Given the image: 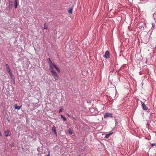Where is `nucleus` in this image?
Segmentation results:
<instances>
[{
    "label": "nucleus",
    "instance_id": "26",
    "mask_svg": "<svg viewBox=\"0 0 156 156\" xmlns=\"http://www.w3.org/2000/svg\"><path fill=\"white\" fill-rule=\"evenodd\" d=\"M67 115L69 116H70V115H69L68 114H67Z\"/></svg>",
    "mask_w": 156,
    "mask_h": 156
},
{
    "label": "nucleus",
    "instance_id": "28",
    "mask_svg": "<svg viewBox=\"0 0 156 156\" xmlns=\"http://www.w3.org/2000/svg\"><path fill=\"white\" fill-rule=\"evenodd\" d=\"M77 156H80V155H78Z\"/></svg>",
    "mask_w": 156,
    "mask_h": 156
},
{
    "label": "nucleus",
    "instance_id": "7",
    "mask_svg": "<svg viewBox=\"0 0 156 156\" xmlns=\"http://www.w3.org/2000/svg\"><path fill=\"white\" fill-rule=\"evenodd\" d=\"M49 66L50 67V69L51 72V73H52L55 71L54 70L53 67H54L52 65H50Z\"/></svg>",
    "mask_w": 156,
    "mask_h": 156
},
{
    "label": "nucleus",
    "instance_id": "16",
    "mask_svg": "<svg viewBox=\"0 0 156 156\" xmlns=\"http://www.w3.org/2000/svg\"><path fill=\"white\" fill-rule=\"evenodd\" d=\"M14 145V144L13 143V142H11V144H10V146L11 147H13Z\"/></svg>",
    "mask_w": 156,
    "mask_h": 156
},
{
    "label": "nucleus",
    "instance_id": "11",
    "mask_svg": "<svg viewBox=\"0 0 156 156\" xmlns=\"http://www.w3.org/2000/svg\"><path fill=\"white\" fill-rule=\"evenodd\" d=\"M113 132H112L111 131L108 134H107L105 135V137L108 138L109 137V136L113 134Z\"/></svg>",
    "mask_w": 156,
    "mask_h": 156
},
{
    "label": "nucleus",
    "instance_id": "2",
    "mask_svg": "<svg viewBox=\"0 0 156 156\" xmlns=\"http://www.w3.org/2000/svg\"><path fill=\"white\" fill-rule=\"evenodd\" d=\"M52 75L54 76L55 79L56 80H58V76L57 73L56 71H55L54 73H52Z\"/></svg>",
    "mask_w": 156,
    "mask_h": 156
},
{
    "label": "nucleus",
    "instance_id": "5",
    "mask_svg": "<svg viewBox=\"0 0 156 156\" xmlns=\"http://www.w3.org/2000/svg\"><path fill=\"white\" fill-rule=\"evenodd\" d=\"M142 104V106L144 110H147L148 108L146 106V105H145L144 103L143 102H141Z\"/></svg>",
    "mask_w": 156,
    "mask_h": 156
},
{
    "label": "nucleus",
    "instance_id": "18",
    "mask_svg": "<svg viewBox=\"0 0 156 156\" xmlns=\"http://www.w3.org/2000/svg\"><path fill=\"white\" fill-rule=\"evenodd\" d=\"M13 4V2L12 1H10L9 2V5L11 7L12 5Z\"/></svg>",
    "mask_w": 156,
    "mask_h": 156
},
{
    "label": "nucleus",
    "instance_id": "27",
    "mask_svg": "<svg viewBox=\"0 0 156 156\" xmlns=\"http://www.w3.org/2000/svg\"><path fill=\"white\" fill-rule=\"evenodd\" d=\"M1 135V132H0V136Z\"/></svg>",
    "mask_w": 156,
    "mask_h": 156
},
{
    "label": "nucleus",
    "instance_id": "13",
    "mask_svg": "<svg viewBox=\"0 0 156 156\" xmlns=\"http://www.w3.org/2000/svg\"><path fill=\"white\" fill-rule=\"evenodd\" d=\"M48 63L49 65H52V64H54L51 61L50 59L49 58H48Z\"/></svg>",
    "mask_w": 156,
    "mask_h": 156
},
{
    "label": "nucleus",
    "instance_id": "1",
    "mask_svg": "<svg viewBox=\"0 0 156 156\" xmlns=\"http://www.w3.org/2000/svg\"><path fill=\"white\" fill-rule=\"evenodd\" d=\"M112 114L110 113H106L104 115V118H106L108 117L112 118Z\"/></svg>",
    "mask_w": 156,
    "mask_h": 156
},
{
    "label": "nucleus",
    "instance_id": "21",
    "mask_svg": "<svg viewBox=\"0 0 156 156\" xmlns=\"http://www.w3.org/2000/svg\"><path fill=\"white\" fill-rule=\"evenodd\" d=\"M62 109H60V110H59V112H61L62 111Z\"/></svg>",
    "mask_w": 156,
    "mask_h": 156
},
{
    "label": "nucleus",
    "instance_id": "9",
    "mask_svg": "<svg viewBox=\"0 0 156 156\" xmlns=\"http://www.w3.org/2000/svg\"><path fill=\"white\" fill-rule=\"evenodd\" d=\"M22 107V106L21 105L20 106H17V104H16L15 105V108L16 109L20 110Z\"/></svg>",
    "mask_w": 156,
    "mask_h": 156
},
{
    "label": "nucleus",
    "instance_id": "24",
    "mask_svg": "<svg viewBox=\"0 0 156 156\" xmlns=\"http://www.w3.org/2000/svg\"><path fill=\"white\" fill-rule=\"evenodd\" d=\"M154 16H156V12L154 13Z\"/></svg>",
    "mask_w": 156,
    "mask_h": 156
},
{
    "label": "nucleus",
    "instance_id": "12",
    "mask_svg": "<svg viewBox=\"0 0 156 156\" xmlns=\"http://www.w3.org/2000/svg\"><path fill=\"white\" fill-rule=\"evenodd\" d=\"M8 73L9 75V76H10L11 78L12 79H14V77L13 76V75L12 74V71H10V72H8Z\"/></svg>",
    "mask_w": 156,
    "mask_h": 156
},
{
    "label": "nucleus",
    "instance_id": "17",
    "mask_svg": "<svg viewBox=\"0 0 156 156\" xmlns=\"http://www.w3.org/2000/svg\"><path fill=\"white\" fill-rule=\"evenodd\" d=\"M46 23H45L44 24V29H46V30H47V28H48V27L47 26H46Z\"/></svg>",
    "mask_w": 156,
    "mask_h": 156
},
{
    "label": "nucleus",
    "instance_id": "10",
    "mask_svg": "<svg viewBox=\"0 0 156 156\" xmlns=\"http://www.w3.org/2000/svg\"><path fill=\"white\" fill-rule=\"evenodd\" d=\"M52 132H54L56 135L57 134L56 130L55 127L54 126H53L52 127Z\"/></svg>",
    "mask_w": 156,
    "mask_h": 156
},
{
    "label": "nucleus",
    "instance_id": "4",
    "mask_svg": "<svg viewBox=\"0 0 156 156\" xmlns=\"http://www.w3.org/2000/svg\"><path fill=\"white\" fill-rule=\"evenodd\" d=\"M104 57H105L106 58H109V52L108 51H107L106 52L105 55L104 56Z\"/></svg>",
    "mask_w": 156,
    "mask_h": 156
},
{
    "label": "nucleus",
    "instance_id": "8",
    "mask_svg": "<svg viewBox=\"0 0 156 156\" xmlns=\"http://www.w3.org/2000/svg\"><path fill=\"white\" fill-rule=\"evenodd\" d=\"M52 65L55 68V69L58 73L60 72V69L56 65H55V64H52Z\"/></svg>",
    "mask_w": 156,
    "mask_h": 156
},
{
    "label": "nucleus",
    "instance_id": "6",
    "mask_svg": "<svg viewBox=\"0 0 156 156\" xmlns=\"http://www.w3.org/2000/svg\"><path fill=\"white\" fill-rule=\"evenodd\" d=\"M5 67L6 68V69L8 72L11 71L9 65L8 64H6L5 65Z\"/></svg>",
    "mask_w": 156,
    "mask_h": 156
},
{
    "label": "nucleus",
    "instance_id": "3",
    "mask_svg": "<svg viewBox=\"0 0 156 156\" xmlns=\"http://www.w3.org/2000/svg\"><path fill=\"white\" fill-rule=\"evenodd\" d=\"M11 133L10 131L7 130L5 132V136L7 137L10 136Z\"/></svg>",
    "mask_w": 156,
    "mask_h": 156
},
{
    "label": "nucleus",
    "instance_id": "23",
    "mask_svg": "<svg viewBox=\"0 0 156 156\" xmlns=\"http://www.w3.org/2000/svg\"><path fill=\"white\" fill-rule=\"evenodd\" d=\"M155 145V144H152V146H154Z\"/></svg>",
    "mask_w": 156,
    "mask_h": 156
},
{
    "label": "nucleus",
    "instance_id": "15",
    "mask_svg": "<svg viewBox=\"0 0 156 156\" xmlns=\"http://www.w3.org/2000/svg\"><path fill=\"white\" fill-rule=\"evenodd\" d=\"M61 118L63 119V120H64V121H66V120H67L66 119L65 117L63 115H61Z\"/></svg>",
    "mask_w": 156,
    "mask_h": 156
},
{
    "label": "nucleus",
    "instance_id": "25",
    "mask_svg": "<svg viewBox=\"0 0 156 156\" xmlns=\"http://www.w3.org/2000/svg\"><path fill=\"white\" fill-rule=\"evenodd\" d=\"M50 152H49L47 156H50Z\"/></svg>",
    "mask_w": 156,
    "mask_h": 156
},
{
    "label": "nucleus",
    "instance_id": "19",
    "mask_svg": "<svg viewBox=\"0 0 156 156\" xmlns=\"http://www.w3.org/2000/svg\"><path fill=\"white\" fill-rule=\"evenodd\" d=\"M72 10H73V9L72 8H70L68 12L69 13H72Z\"/></svg>",
    "mask_w": 156,
    "mask_h": 156
},
{
    "label": "nucleus",
    "instance_id": "22",
    "mask_svg": "<svg viewBox=\"0 0 156 156\" xmlns=\"http://www.w3.org/2000/svg\"><path fill=\"white\" fill-rule=\"evenodd\" d=\"M152 26L153 27H154L155 25H154V23H152Z\"/></svg>",
    "mask_w": 156,
    "mask_h": 156
},
{
    "label": "nucleus",
    "instance_id": "20",
    "mask_svg": "<svg viewBox=\"0 0 156 156\" xmlns=\"http://www.w3.org/2000/svg\"><path fill=\"white\" fill-rule=\"evenodd\" d=\"M69 133L70 134H72L73 133L72 131L71 130H69Z\"/></svg>",
    "mask_w": 156,
    "mask_h": 156
},
{
    "label": "nucleus",
    "instance_id": "14",
    "mask_svg": "<svg viewBox=\"0 0 156 156\" xmlns=\"http://www.w3.org/2000/svg\"><path fill=\"white\" fill-rule=\"evenodd\" d=\"M15 9H16L17 7V5H18L17 0H15Z\"/></svg>",
    "mask_w": 156,
    "mask_h": 156
}]
</instances>
